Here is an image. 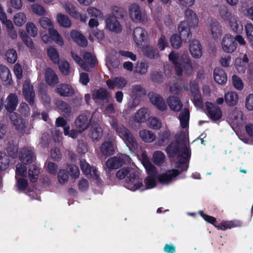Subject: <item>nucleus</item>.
Wrapping results in <instances>:
<instances>
[{"label":"nucleus","instance_id":"nucleus-30","mask_svg":"<svg viewBox=\"0 0 253 253\" xmlns=\"http://www.w3.org/2000/svg\"><path fill=\"white\" fill-rule=\"evenodd\" d=\"M0 78L4 85H10L12 82L9 70L2 65H0Z\"/></svg>","mask_w":253,"mask_h":253},{"label":"nucleus","instance_id":"nucleus-49","mask_svg":"<svg viewBox=\"0 0 253 253\" xmlns=\"http://www.w3.org/2000/svg\"><path fill=\"white\" fill-rule=\"evenodd\" d=\"M57 180L60 184L66 185L69 180V175L67 170L64 169H60L57 174Z\"/></svg>","mask_w":253,"mask_h":253},{"label":"nucleus","instance_id":"nucleus-61","mask_svg":"<svg viewBox=\"0 0 253 253\" xmlns=\"http://www.w3.org/2000/svg\"><path fill=\"white\" fill-rule=\"evenodd\" d=\"M27 174V168L26 167L21 164L18 163L16 165V172H15V177L17 178V176H25Z\"/></svg>","mask_w":253,"mask_h":253},{"label":"nucleus","instance_id":"nucleus-40","mask_svg":"<svg viewBox=\"0 0 253 253\" xmlns=\"http://www.w3.org/2000/svg\"><path fill=\"white\" fill-rule=\"evenodd\" d=\"M109 94L107 91L103 88L94 90L92 94L93 99L96 101L105 100L108 99Z\"/></svg>","mask_w":253,"mask_h":253},{"label":"nucleus","instance_id":"nucleus-52","mask_svg":"<svg viewBox=\"0 0 253 253\" xmlns=\"http://www.w3.org/2000/svg\"><path fill=\"white\" fill-rule=\"evenodd\" d=\"M40 171L39 168L35 165H33L31 166L29 169V176L30 180L33 182H36L39 177Z\"/></svg>","mask_w":253,"mask_h":253},{"label":"nucleus","instance_id":"nucleus-51","mask_svg":"<svg viewBox=\"0 0 253 253\" xmlns=\"http://www.w3.org/2000/svg\"><path fill=\"white\" fill-rule=\"evenodd\" d=\"M26 21V16L23 12H18L16 13L13 17V22L17 26H22L25 23Z\"/></svg>","mask_w":253,"mask_h":253},{"label":"nucleus","instance_id":"nucleus-64","mask_svg":"<svg viewBox=\"0 0 253 253\" xmlns=\"http://www.w3.org/2000/svg\"><path fill=\"white\" fill-rule=\"evenodd\" d=\"M56 105L64 113V115H67L71 111V108L66 103L62 101H57Z\"/></svg>","mask_w":253,"mask_h":253},{"label":"nucleus","instance_id":"nucleus-50","mask_svg":"<svg viewBox=\"0 0 253 253\" xmlns=\"http://www.w3.org/2000/svg\"><path fill=\"white\" fill-rule=\"evenodd\" d=\"M38 22L41 27L44 29H47L49 31L50 29H53V22L48 17H42L39 19Z\"/></svg>","mask_w":253,"mask_h":253},{"label":"nucleus","instance_id":"nucleus-16","mask_svg":"<svg viewBox=\"0 0 253 253\" xmlns=\"http://www.w3.org/2000/svg\"><path fill=\"white\" fill-rule=\"evenodd\" d=\"M185 20L183 22H187L191 28L195 29L198 27L199 19L197 15L192 9H187L184 12Z\"/></svg>","mask_w":253,"mask_h":253},{"label":"nucleus","instance_id":"nucleus-53","mask_svg":"<svg viewBox=\"0 0 253 253\" xmlns=\"http://www.w3.org/2000/svg\"><path fill=\"white\" fill-rule=\"evenodd\" d=\"M26 31L27 34L32 37H36L38 35V28L32 22H28L26 23Z\"/></svg>","mask_w":253,"mask_h":253},{"label":"nucleus","instance_id":"nucleus-28","mask_svg":"<svg viewBox=\"0 0 253 253\" xmlns=\"http://www.w3.org/2000/svg\"><path fill=\"white\" fill-rule=\"evenodd\" d=\"M103 130L98 124H93L90 127L89 136L94 141L99 140L103 136Z\"/></svg>","mask_w":253,"mask_h":253},{"label":"nucleus","instance_id":"nucleus-39","mask_svg":"<svg viewBox=\"0 0 253 253\" xmlns=\"http://www.w3.org/2000/svg\"><path fill=\"white\" fill-rule=\"evenodd\" d=\"M130 90L131 97H141L146 93L145 89L140 84L132 85Z\"/></svg>","mask_w":253,"mask_h":253},{"label":"nucleus","instance_id":"nucleus-8","mask_svg":"<svg viewBox=\"0 0 253 253\" xmlns=\"http://www.w3.org/2000/svg\"><path fill=\"white\" fill-rule=\"evenodd\" d=\"M126 187L128 189L133 191L138 189H141L142 190L144 185L140 178L139 172L136 169V173L133 175L128 177V179L126 180Z\"/></svg>","mask_w":253,"mask_h":253},{"label":"nucleus","instance_id":"nucleus-19","mask_svg":"<svg viewBox=\"0 0 253 253\" xmlns=\"http://www.w3.org/2000/svg\"><path fill=\"white\" fill-rule=\"evenodd\" d=\"M180 172L178 170L172 169L164 174L160 175L158 177V180L162 184H167L173 180L174 178L179 174Z\"/></svg>","mask_w":253,"mask_h":253},{"label":"nucleus","instance_id":"nucleus-63","mask_svg":"<svg viewBox=\"0 0 253 253\" xmlns=\"http://www.w3.org/2000/svg\"><path fill=\"white\" fill-rule=\"evenodd\" d=\"M145 55L150 58H155L158 57L159 55L156 50L150 46H147L144 49Z\"/></svg>","mask_w":253,"mask_h":253},{"label":"nucleus","instance_id":"nucleus-6","mask_svg":"<svg viewBox=\"0 0 253 253\" xmlns=\"http://www.w3.org/2000/svg\"><path fill=\"white\" fill-rule=\"evenodd\" d=\"M130 158L126 154L113 157L109 159L106 163V166L110 169H116L122 167L124 164L129 163Z\"/></svg>","mask_w":253,"mask_h":253},{"label":"nucleus","instance_id":"nucleus-42","mask_svg":"<svg viewBox=\"0 0 253 253\" xmlns=\"http://www.w3.org/2000/svg\"><path fill=\"white\" fill-rule=\"evenodd\" d=\"M139 136L145 142L150 143L155 140L156 135L152 131L143 129L139 132Z\"/></svg>","mask_w":253,"mask_h":253},{"label":"nucleus","instance_id":"nucleus-59","mask_svg":"<svg viewBox=\"0 0 253 253\" xmlns=\"http://www.w3.org/2000/svg\"><path fill=\"white\" fill-rule=\"evenodd\" d=\"M86 11L90 17H94V18H101L103 17L102 12L94 7H89Z\"/></svg>","mask_w":253,"mask_h":253},{"label":"nucleus","instance_id":"nucleus-25","mask_svg":"<svg viewBox=\"0 0 253 253\" xmlns=\"http://www.w3.org/2000/svg\"><path fill=\"white\" fill-rule=\"evenodd\" d=\"M249 59L247 54H244L242 58L238 57L235 59V68L239 74L245 73L247 67L246 64L248 63Z\"/></svg>","mask_w":253,"mask_h":253},{"label":"nucleus","instance_id":"nucleus-62","mask_svg":"<svg viewBox=\"0 0 253 253\" xmlns=\"http://www.w3.org/2000/svg\"><path fill=\"white\" fill-rule=\"evenodd\" d=\"M7 61L9 63H13L17 59V53L16 51L13 49H8L5 54Z\"/></svg>","mask_w":253,"mask_h":253},{"label":"nucleus","instance_id":"nucleus-48","mask_svg":"<svg viewBox=\"0 0 253 253\" xmlns=\"http://www.w3.org/2000/svg\"><path fill=\"white\" fill-rule=\"evenodd\" d=\"M31 8L32 12L38 16H43L46 14L45 8L40 3H34L31 5Z\"/></svg>","mask_w":253,"mask_h":253},{"label":"nucleus","instance_id":"nucleus-46","mask_svg":"<svg viewBox=\"0 0 253 253\" xmlns=\"http://www.w3.org/2000/svg\"><path fill=\"white\" fill-rule=\"evenodd\" d=\"M219 14L220 17L224 21L227 22L233 15L228 8L224 5H220L219 7Z\"/></svg>","mask_w":253,"mask_h":253},{"label":"nucleus","instance_id":"nucleus-24","mask_svg":"<svg viewBox=\"0 0 253 253\" xmlns=\"http://www.w3.org/2000/svg\"><path fill=\"white\" fill-rule=\"evenodd\" d=\"M90 121L86 115H81L76 120V127L79 132L84 131L88 127Z\"/></svg>","mask_w":253,"mask_h":253},{"label":"nucleus","instance_id":"nucleus-9","mask_svg":"<svg viewBox=\"0 0 253 253\" xmlns=\"http://www.w3.org/2000/svg\"><path fill=\"white\" fill-rule=\"evenodd\" d=\"M19 159L24 165L32 163L35 159L33 149L31 147H24L22 149L19 153Z\"/></svg>","mask_w":253,"mask_h":253},{"label":"nucleus","instance_id":"nucleus-17","mask_svg":"<svg viewBox=\"0 0 253 253\" xmlns=\"http://www.w3.org/2000/svg\"><path fill=\"white\" fill-rule=\"evenodd\" d=\"M189 50L194 58H199L202 55V48L199 41L193 40L189 43Z\"/></svg>","mask_w":253,"mask_h":253},{"label":"nucleus","instance_id":"nucleus-4","mask_svg":"<svg viewBox=\"0 0 253 253\" xmlns=\"http://www.w3.org/2000/svg\"><path fill=\"white\" fill-rule=\"evenodd\" d=\"M168 153L170 157L175 155L181 156L183 159V163L187 161L190 157V151L185 142L179 143L177 141L172 142L167 149Z\"/></svg>","mask_w":253,"mask_h":253},{"label":"nucleus","instance_id":"nucleus-47","mask_svg":"<svg viewBox=\"0 0 253 253\" xmlns=\"http://www.w3.org/2000/svg\"><path fill=\"white\" fill-rule=\"evenodd\" d=\"M179 119L182 127L187 126L189 120V111L187 108H184L179 116Z\"/></svg>","mask_w":253,"mask_h":253},{"label":"nucleus","instance_id":"nucleus-38","mask_svg":"<svg viewBox=\"0 0 253 253\" xmlns=\"http://www.w3.org/2000/svg\"><path fill=\"white\" fill-rule=\"evenodd\" d=\"M225 103L230 106H234L237 105L239 100V96L236 92L228 91L224 95Z\"/></svg>","mask_w":253,"mask_h":253},{"label":"nucleus","instance_id":"nucleus-35","mask_svg":"<svg viewBox=\"0 0 253 253\" xmlns=\"http://www.w3.org/2000/svg\"><path fill=\"white\" fill-rule=\"evenodd\" d=\"M70 35L73 40L79 45L82 46L87 45V41L86 38L79 31L72 30Z\"/></svg>","mask_w":253,"mask_h":253},{"label":"nucleus","instance_id":"nucleus-18","mask_svg":"<svg viewBox=\"0 0 253 253\" xmlns=\"http://www.w3.org/2000/svg\"><path fill=\"white\" fill-rule=\"evenodd\" d=\"M147 33L143 28L138 27L133 30V39L137 45H141L146 39Z\"/></svg>","mask_w":253,"mask_h":253},{"label":"nucleus","instance_id":"nucleus-27","mask_svg":"<svg viewBox=\"0 0 253 253\" xmlns=\"http://www.w3.org/2000/svg\"><path fill=\"white\" fill-rule=\"evenodd\" d=\"M56 90L57 93L63 96H72L75 94V88L67 84L58 85Z\"/></svg>","mask_w":253,"mask_h":253},{"label":"nucleus","instance_id":"nucleus-12","mask_svg":"<svg viewBox=\"0 0 253 253\" xmlns=\"http://www.w3.org/2000/svg\"><path fill=\"white\" fill-rule=\"evenodd\" d=\"M19 103L17 95L14 93H10L7 96L4 102V107L8 112L11 113L15 110Z\"/></svg>","mask_w":253,"mask_h":253},{"label":"nucleus","instance_id":"nucleus-31","mask_svg":"<svg viewBox=\"0 0 253 253\" xmlns=\"http://www.w3.org/2000/svg\"><path fill=\"white\" fill-rule=\"evenodd\" d=\"M108 86L111 89L117 86L119 88H123L127 84L125 79L122 77H116L111 79L106 82Z\"/></svg>","mask_w":253,"mask_h":253},{"label":"nucleus","instance_id":"nucleus-45","mask_svg":"<svg viewBox=\"0 0 253 253\" xmlns=\"http://www.w3.org/2000/svg\"><path fill=\"white\" fill-rule=\"evenodd\" d=\"M49 34L52 40L57 44L62 46L64 44L63 38L59 33L55 29H50Z\"/></svg>","mask_w":253,"mask_h":253},{"label":"nucleus","instance_id":"nucleus-21","mask_svg":"<svg viewBox=\"0 0 253 253\" xmlns=\"http://www.w3.org/2000/svg\"><path fill=\"white\" fill-rule=\"evenodd\" d=\"M106 27L110 31L118 33L122 31V26L120 22L114 16L109 17L106 21Z\"/></svg>","mask_w":253,"mask_h":253},{"label":"nucleus","instance_id":"nucleus-32","mask_svg":"<svg viewBox=\"0 0 253 253\" xmlns=\"http://www.w3.org/2000/svg\"><path fill=\"white\" fill-rule=\"evenodd\" d=\"M167 101L170 109L174 111L178 112L182 107V103L176 96H169L168 97Z\"/></svg>","mask_w":253,"mask_h":253},{"label":"nucleus","instance_id":"nucleus-26","mask_svg":"<svg viewBox=\"0 0 253 253\" xmlns=\"http://www.w3.org/2000/svg\"><path fill=\"white\" fill-rule=\"evenodd\" d=\"M45 80L46 83L54 86L59 82L58 78L55 72L50 68H47L45 71Z\"/></svg>","mask_w":253,"mask_h":253},{"label":"nucleus","instance_id":"nucleus-58","mask_svg":"<svg viewBox=\"0 0 253 253\" xmlns=\"http://www.w3.org/2000/svg\"><path fill=\"white\" fill-rule=\"evenodd\" d=\"M9 160L7 156L3 153L0 152V171L7 169Z\"/></svg>","mask_w":253,"mask_h":253},{"label":"nucleus","instance_id":"nucleus-22","mask_svg":"<svg viewBox=\"0 0 253 253\" xmlns=\"http://www.w3.org/2000/svg\"><path fill=\"white\" fill-rule=\"evenodd\" d=\"M82 63L86 67V69H84L88 71L90 68H93L97 64L96 57L90 52H85L83 55Z\"/></svg>","mask_w":253,"mask_h":253},{"label":"nucleus","instance_id":"nucleus-3","mask_svg":"<svg viewBox=\"0 0 253 253\" xmlns=\"http://www.w3.org/2000/svg\"><path fill=\"white\" fill-rule=\"evenodd\" d=\"M142 164L149 174L144 180L145 185L142 188V190L153 188L156 185L157 172L156 168L145 154L142 155Z\"/></svg>","mask_w":253,"mask_h":253},{"label":"nucleus","instance_id":"nucleus-44","mask_svg":"<svg viewBox=\"0 0 253 253\" xmlns=\"http://www.w3.org/2000/svg\"><path fill=\"white\" fill-rule=\"evenodd\" d=\"M56 20L61 26L65 28H69L71 26L72 23L69 17L61 13H57Z\"/></svg>","mask_w":253,"mask_h":253},{"label":"nucleus","instance_id":"nucleus-5","mask_svg":"<svg viewBox=\"0 0 253 253\" xmlns=\"http://www.w3.org/2000/svg\"><path fill=\"white\" fill-rule=\"evenodd\" d=\"M129 11L130 17L133 21L136 23H145L147 21V16L145 11L141 9L138 4H131Z\"/></svg>","mask_w":253,"mask_h":253},{"label":"nucleus","instance_id":"nucleus-23","mask_svg":"<svg viewBox=\"0 0 253 253\" xmlns=\"http://www.w3.org/2000/svg\"><path fill=\"white\" fill-rule=\"evenodd\" d=\"M10 120L17 130H23L26 126V122L17 113H10Z\"/></svg>","mask_w":253,"mask_h":253},{"label":"nucleus","instance_id":"nucleus-33","mask_svg":"<svg viewBox=\"0 0 253 253\" xmlns=\"http://www.w3.org/2000/svg\"><path fill=\"white\" fill-rule=\"evenodd\" d=\"M115 145L110 141H106L103 142L100 147L101 153L105 156H110L115 153Z\"/></svg>","mask_w":253,"mask_h":253},{"label":"nucleus","instance_id":"nucleus-57","mask_svg":"<svg viewBox=\"0 0 253 253\" xmlns=\"http://www.w3.org/2000/svg\"><path fill=\"white\" fill-rule=\"evenodd\" d=\"M148 109L142 108L137 112L135 115L134 119L138 122H143L145 119L146 116L148 114Z\"/></svg>","mask_w":253,"mask_h":253},{"label":"nucleus","instance_id":"nucleus-11","mask_svg":"<svg viewBox=\"0 0 253 253\" xmlns=\"http://www.w3.org/2000/svg\"><path fill=\"white\" fill-rule=\"evenodd\" d=\"M148 96L151 103L158 109L162 111L167 109V106L165 101L160 95L156 93L150 92L149 93Z\"/></svg>","mask_w":253,"mask_h":253},{"label":"nucleus","instance_id":"nucleus-10","mask_svg":"<svg viewBox=\"0 0 253 253\" xmlns=\"http://www.w3.org/2000/svg\"><path fill=\"white\" fill-rule=\"evenodd\" d=\"M190 89L193 96V101L195 106L198 109L202 108L204 106V103L197 83L195 82H191Z\"/></svg>","mask_w":253,"mask_h":253},{"label":"nucleus","instance_id":"nucleus-55","mask_svg":"<svg viewBox=\"0 0 253 253\" xmlns=\"http://www.w3.org/2000/svg\"><path fill=\"white\" fill-rule=\"evenodd\" d=\"M165 160V155L161 151H156L153 153V161L157 165H161Z\"/></svg>","mask_w":253,"mask_h":253},{"label":"nucleus","instance_id":"nucleus-54","mask_svg":"<svg viewBox=\"0 0 253 253\" xmlns=\"http://www.w3.org/2000/svg\"><path fill=\"white\" fill-rule=\"evenodd\" d=\"M149 64L145 62L138 63L135 67L134 72L140 75L146 74L148 72Z\"/></svg>","mask_w":253,"mask_h":253},{"label":"nucleus","instance_id":"nucleus-14","mask_svg":"<svg viewBox=\"0 0 253 253\" xmlns=\"http://www.w3.org/2000/svg\"><path fill=\"white\" fill-rule=\"evenodd\" d=\"M206 106L210 117L212 121H216L221 118L222 111L219 107L210 102H206Z\"/></svg>","mask_w":253,"mask_h":253},{"label":"nucleus","instance_id":"nucleus-41","mask_svg":"<svg viewBox=\"0 0 253 253\" xmlns=\"http://www.w3.org/2000/svg\"><path fill=\"white\" fill-rule=\"evenodd\" d=\"M61 5L67 13L75 18H78L79 13L77 11L76 7L73 4L65 1L61 2Z\"/></svg>","mask_w":253,"mask_h":253},{"label":"nucleus","instance_id":"nucleus-13","mask_svg":"<svg viewBox=\"0 0 253 253\" xmlns=\"http://www.w3.org/2000/svg\"><path fill=\"white\" fill-rule=\"evenodd\" d=\"M80 167L83 173L89 176L93 180H97L99 175L96 169L91 167L84 160L80 161Z\"/></svg>","mask_w":253,"mask_h":253},{"label":"nucleus","instance_id":"nucleus-29","mask_svg":"<svg viewBox=\"0 0 253 253\" xmlns=\"http://www.w3.org/2000/svg\"><path fill=\"white\" fill-rule=\"evenodd\" d=\"M210 29L212 37L216 40L219 39L222 35V29L219 22L211 20L210 24Z\"/></svg>","mask_w":253,"mask_h":253},{"label":"nucleus","instance_id":"nucleus-60","mask_svg":"<svg viewBox=\"0 0 253 253\" xmlns=\"http://www.w3.org/2000/svg\"><path fill=\"white\" fill-rule=\"evenodd\" d=\"M232 83L233 86L237 90H241L244 87V84L241 78L234 75L232 77Z\"/></svg>","mask_w":253,"mask_h":253},{"label":"nucleus","instance_id":"nucleus-2","mask_svg":"<svg viewBox=\"0 0 253 253\" xmlns=\"http://www.w3.org/2000/svg\"><path fill=\"white\" fill-rule=\"evenodd\" d=\"M110 124L117 133L124 140L129 150L137 147V143L135 138L132 134L123 126H118V122L116 119L111 118Z\"/></svg>","mask_w":253,"mask_h":253},{"label":"nucleus","instance_id":"nucleus-34","mask_svg":"<svg viewBox=\"0 0 253 253\" xmlns=\"http://www.w3.org/2000/svg\"><path fill=\"white\" fill-rule=\"evenodd\" d=\"M227 22L233 32L239 33L242 31L243 26L237 16L234 15Z\"/></svg>","mask_w":253,"mask_h":253},{"label":"nucleus","instance_id":"nucleus-37","mask_svg":"<svg viewBox=\"0 0 253 253\" xmlns=\"http://www.w3.org/2000/svg\"><path fill=\"white\" fill-rule=\"evenodd\" d=\"M136 173V169L131 168H124L119 170L116 176L120 179L126 178V181L128 179V177L133 175Z\"/></svg>","mask_w":253,"mask_h":253},{"label":"nucleus","instance_id":"nucleus-36","mask_svg":"<svg viewBox=\"0 0 253 253\" xmlns=\"http://www.w3.org/2000/svg\"><path fill=\"white\" fill-rule=\"evenodd\" d=\"M213 77L215 82L218 84H224L227 81V76L225 71L219 67L214 69Z\"/></svg>","mask_w":253,"mask_h":253},{"label":"nucleus","instance_id":"nucleus-15","mask_svg":"<svg viewBox=\"0 0 253 253\" xmlns=\"http://www.w3.org/2000/svg\"><path fill=\"white\" fill-rule=\"evenodd\" d=\"M23 93L25 99L30 105L34 104L35 101V93L33 91V87L29 80L24 82L23 86Z\"/></svg>","mask_w":253,"mask_h":253},{"label":"nucleus","instance_id":"nucleus-20","mask_svg":"<svg viewBox=\"0 0 253 253\" xmlns=\"http://www.w3.org/2000/svg\"><path fill=\"white\" fill-rule=\"evenodd\" d=\"M191 28L187 22H182L178 26V32L182 41H186L191 37Z\"/></svg>","mask_w":253,"mask_h":253},{"label":"nucleus","instance_id":"nucleus-56","mask_svg":"<svg viewBox=\"0 0 253 253\" xmlns=\"http://www.w3.org/2000/svg\"><path fill=\"white\" fill-rule=\"evenodd\" d=\"M58 68L61 73L64 75H67L70 73V65L69 63L65 60H59L58 62Z\"/></svg>","mask_w":253,"mask_h":253},{"label":"nucleus","instance_id":"nucleus-7","mask_svg":"<svg viewBox=\"0 0 253 253\" xmlns=\"http://www.w3.org/2000/svg\"><path fill=\"white\" fill-rule=\"evenodd\" d=\"M221 46L224 52L229 53L233 52L237 48L234 37L230 35H225L222 39Z\"/></svg>","mask_w":253,"mask_h":253},{"label":"nucleus","instance_id":"nucleus-1","mask_svg":"<svg viewBox=\"0 0 253 253\" xmlns=\"http://www.w3.org/2000/svg\"><path fill=\"white\" fill-rule=\"evenodd\" d=\"M169 59L173 64L175 73L178 76H188L193 73L192 61L187 52L179 55L172 51L169 54Z\"/></svg>","mask_w":253,"mask_h":253},{"label":"nucleus","instance_id":"nucleus-43","mask_svg":"<svg viewBox=\"0 0 253 253\" xmlns=\"http://www.w3.org/2000/svg\"><path fill=\"white\" fill-rule=\"evenodd\" d=\"M47 55L50 60L54 64L59 62L60 60L59 53L56 48L49 46L47 48Z\"/></svg>","mask_w":253,"mask_h":253}]
</instances>
